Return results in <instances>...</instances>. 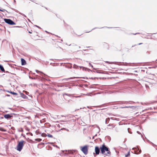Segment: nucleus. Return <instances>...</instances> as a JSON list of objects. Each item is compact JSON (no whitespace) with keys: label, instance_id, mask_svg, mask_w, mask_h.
<instances>
[{"label":"nucleus","instance_id":"obj_31","mask_svg":"<svg viewBox=\"0 0 157 157\" xmlns=\"http://www.w3.org/2000/svg\"><path fill=\"white\" fill-rule=\"evenodd\" d=\"M89 65H90V66H91L92 67H93V65H92L91 64V63H89Z\"/></svg>","mask_w":157,"mask_h":157},{"label":"nucleus","instance_id":"obj_38","mask_svg":"<svg viewBox=\"0 0 157 157\" xmlns=\"http://www.w3.org/2000/svg\"><path fill=\"white\" fill-rule=\"evenodd\" d=\"M140 34V33H135V34H133V35H136V34Z\"/></svg>","mask_w":157,"mask_h":157},{"label":"nucleus","instance_id":"obj_37","mask_svg":"<svg viewBox=\"0 0 157 157\" xmlns=\"http://www.w3.org/2000/svg\"><path fill=\"white\" fill-rule=\"evenodd\" d=\"M21 14H22V15H23L24 16V17H26L25 15V14H21Z\"/></svg>","mask_w":157,"mask_h":157},{"label":"nucleus","instance_id":"obj_32","mask_svg":"<svg viewBox=\"0 0 157 157\" xmlns=\"http://www.w3.org/2000/svg\"><path fill=\"white\" fill-rule=\"evenodd\" d=\"M35 26L39 29H41L40 27L39 26L37 25H35Z\"/></svg>","mask_w":157,"mask_h":157},{"label":"nucleus","instance_id":"obj_54","mask_svg":"<svg viewBox=\"0 0 157 157\" xmlns=\"http://www.w3.org/2000/svg\"><path fill=\"white\" fill-rule=\"evenodd\" d=\"M79 48H80V47H79Z\"/></svg>","mask_w":157,"mask_h":157},{"label":"nucleus","instance_id":"obj_13","mask_svg":"<svg viewBox=\"0 0 157 157\" xmlns=\"http://www.w3.org/2000/svg\"><path fill=\"white\" fill-rule=\"evenodd\" d=\"M0 69L2 71H5V70L3 66L1 64H0Z\"/></svg>","mask_w":157,"mask_h":157},{"label":"nucleus","instance_id":"obj_22","mask_svg":"<svg viewBox=\"0 0 157 157\" xmlns=\"http://www.w3.org/2000/svg\"><path fill=\"white\" fill-rule=\"evenodd\" d=\"M78 67V66H77L75 64H74L73 67L75 68L76 69V68H77Z\"/></svg>","mask_w":157,"mask_h":157},{"label":"nucleus","instance_id":"obj_42","mask_svg":"<svg viewBox=\"0 0 157 157\" xmlns=\"http://www.w3.org/2000/svg\"><path fill=\"white\" fill-rule=\"evenodd\" d=\"M6 96H7L9 97V96H10V95H9V94H7V95H6Z\"/></svg>","mask_w":157,"mask_h":157},{"label":"nucleus","instance_id":"obj_1","mask_svg":"<svg viewBox=\"0 0 157 157\" xmlns=\"http://www.w3.org/2000/svg\"><path fill=\"white\" fill-rule=\"evenodd\" d=\"M101 153L105 155L106 156H109L111 155V152L109 150V148L106 146L104 144H103L100 147Z\"/></svg>","mask_w":157,"mask_h":157},{"label":"nucleus","instance_id":"obj_45","mask_svg":"<svg viewBox=\"0 0 157 157\" xmlns=\"http://www.w3.org/2000/svg\"><path fill=\"white\" fill-rule=\"evenodd\" d=\"M98 129H99V132L100 131V129L99 128H98Z\"/></svg>","mask_w":157,"mask_h":157},{"label":"nucleus","instance_id":"obj_33","mask_svg":"<svg viewBox=\"0 0 157 157\" xmlns=\"http://www.w3.org/2000/svg\"><path fill=\"white\" fill-rule=\"evenodd\" d=\"M137 133L139 134H141V133H140L139 131H137Z\"/></svg>","mask_w":157,"mask_h":157},{"label":"nucleus","instance_id":"obj_11","mask_svg":"<svg viewBox=\"0 0 157 157\" xmlns=\"http://www.w3.org/2000/svg\"><path fill=\"white\" fill-rule=\"evenodd\" d=\"M21 96L24 99H26L28 98V97L23 93H21L20 94Z\"/></svg>","mask_w":157,"mask_h":157},{"label":"nucleus","instance_id":"obj_30","mask_svg":"<svg viewBox=\"0 0 157 157\" xmlns=\"http://www.w3.org/2000/svg\"><path fill=\"white\" fill-rule=\"evenodd\" d=\"M113 117H111V119L112 120H117V118H115L114 119H113Z\"/></svg>","mask_w":157,"mask_h":157},{"label":"nucleus","instance_id":"obj_2","mask_svg":"<svg viewBox=\"0 0 157 157\" xmlns=\"http://www.w3.org/2000/svg\"><path fill=\"white\" fill-rule=\"evenodd\" d=\"M24 140H21L18 142V144L17 146V150L18 151H20L22 149L24 146Z\"/></svg>","mask_w":157,"mask_h":157},{"label":"nucleus","instance_id":"obj_10","mask_svg":"<svg viewBox=\"0 0 157 157\" xmlns=\"http://www.w3.org/2000/svg\"><path fill=\"white\" fill-rule=\"evenodd\" d=\"M131 108L132 109H135L136 108V107L135 106H126L125 107H121V108H122V109L123 108Z\"/></svg>","mask_w":157,"mask_h":157},{"label":"nucleus","instance_id":"obj_20","mask_svg":"<svg viewBox=\"0 0 157 157\" xmlns=\"http://www.w3.org/2000/svg\"><path fill=\"white\" fill-rule=\"evenodd\" d=\"M129 155H130V153H129V152H128L127 154L125 155V157H128Z\"/></svg>","mask_w":157,"mask_h":157},{"label":"nucleus","instance_id":"obj_51","mask_svg":"<svg viewBox=\"0 0 157 157\" xmlns=\"http://www.w3.org/2000/svg\"><path fill=\"white\" fill-rule=\"evenodd\" d=\"M88 70H89V71H91V70H90L89 69H88Z\"/></svg>","mask_w":157,"mask_h":157},{"label":"nucleus","instance_id":"obj_8","mask_svg":"<svg viewBox=\"0 0 157 157\" xmlns=\"http://www.w3.org/2000/svg\"><path fill=\"white\" fill-rule=\"evenodd\" d=\"M21 64L22 65H24L26 64V61L23 58L21 59Z\"/></svg>","mask_w":157,"mask_h":157},{"label":"nucleus","instance_id":"obj_18","mask_svg":"<svg viewBox=\"0 0 157 157\" xmlns=\"http://www.w3.org/2000/svg\"><path fill=\"white\" fill-rule=\"evenodd\" d=\"M0 130L1 131L3 132H5L6 131L3 128H0Z\"/></svg>","mask_w":157,"mask_h":157},{"label":"nucleus","instance_id":"obj_41","mask_svg":"<svg viewBox=\"0 0 157 157\" xmlns=\"http://www.w3.org/2000/svg\"><path fill=\"white\" fill-rule=\"evenodd\" d=\"M131 101H128V104H131Z\"/></svg>","mask_w":157,"mask_h":157},{"label":"nucleus","instance_id":"obj_21","mask_svg":"<svg viewBox=\"0 0 157 157\" xmlns=\"http://www.w3.org/2000/svg\"><path fill=\"white\" fill-rule=\"evenodd\" d=\"M24 92L26 95H28L29 93L28 92L26 91H24Z\"/></svg>","mask_w":157,"mask_h":157},{"label":"nucleus","instance_id":"obj_43","mask_svg":"<svg viewBox=\"0 0 157 157\" xmlns=\"http://www.w3.org/2000/svg\"><path fill=\"white\" fill-rule=\"evenodd\" d=\"M29 33H32V32H31L30 31H29Z\"/></svg>","mask_w":157,"mask_h":157},{"label":"nucleus","instance_id":"obj_40","mask_svg":"<svg viewBox=\"0 0 157 157\" xmlns=\"http://www.w3.org/2000/svg\"><path fill=\"white\" fill-rule=\"evenodd\" d=\"M142 44V43H140L138 44V45H141Z\"/></svg>","mask_w":157,"mask_h":157},{"label":"nucleus","instance_id":"obj_53","mask_svg":"<svg viewBox=\"0 0 157 157\" xmlns=\"http://www.w3.org/2000/svg\"><path fill=\"white\" fill-rule=\"evenodd\" d=\"M14 2H15V0H14Z\"/></svg>","mask_w":157,"mask_h":157},{"label":"nucleus","instance_id":"obj_44","mask_svg":"<svg viewBox=\"0 0 157 157\" xmlns=\"http://www.w3.org/2000/svg\"><path fill=\"white\" fill-rule=\"evenodd\" d=\"M135 45H133V46H132V47H134L135 46Z\"/></svg>","mask_w":157,"mask_h":157},{"label":"nucleus","instance_id":"obj_39","mask_svg":"<svg viewBox=\"0 0 157 157\" xmlns=\"http://www.w3.org/2000/svg\"><path fill=\"white\" fill-rule=\"evenodd\" d=\"M55 146L57 148H59V147L58 146H57V145H55Z\"/></svg>","mask_w":157,"mask_h":157},{"label":"nucleus","instance_id":"obj_7","mask_svg":"<svg viewBox=\"0 0 157 157\" xmlns=\"http://www.w3.org/2000/svg\"><path fill=\"white\" fill-rule=\"evenodd\" d=\"M13 116L10 114H6L4 115V117L6 119H10Z\"/></svg>","mask_w":157,"mask_h":157},{"label":"nucleus","instance_id":"obj_55","mask_svg":"<svg viewBox=\"0 0 157 157\" xmlns=\"http://www.w3.org/2000/svg\"><path fill=\"white\" fill-rule=\"evenodd\" d=\"M141 136H142V137H143V136L142 135H141Z\"/></svg>","mask_w":157,"mask_h":157},{"label":"nucleus","instance_id":"obj_48","mask_svg":"<svg viewBox=\"0 0 157 157\" xmlns=\"http://www.w3.org/2000/svg\"><path fill=\"white\" fill-rule=\"evenodd\" d=\"M97 72L98 73H100V72H99L98 71H97Z\"/></svg>","mask_w":157,"mask_h":157},{"label":"nucleus","instance_id":"obj_4","mask_svg":"<svg viewBox=\"0 0 157 157\" xmlns=\"http://www.w3.org/2000/svg\"><path fill=\"white\" fill-rule=\"evenodd\" d=\"M81 151L85 155H87L88 153V146L85 145L82 147H81Z\"/></svg>","mask_w":157,"mask_h":157},{"label":"nucleus","instance_id":"obj_24","mask_svg":"<svg viewBox=\"0 0 157 157\" xmlns=\"http://www.w3.org/2000/svg\"><path fill=\"white\" fill-rule=\"evenodd\" d=\"M129 129H130V128H128V133H132V132L130 131L129 130Z\"/></svg>","mask_w":157,"mask_h":157},{"label":"nucleus","instance_id":"obj_34","mask_svg":"<svg viewBox=\"0 0 157 157\" xmlns=\"http://www.w3.org/2000/svg\"><path fill=\"white\" fill-rule=\"evenodd\" d=\"M105 62L107 63H112L111 62V63H110L109 62V61H106Z\"/></svg>","mask_w":157,"mask_h":157},{"label":"nucleus","instance_id":"obj_27","mask_svg":"<svg viewBox=\"0 0 157 157\" xmlns=\"http://www.w3.org/2000/svg\"><path fill=\"white\" fill-rule=\"evenodd\" d=\"M97 28H94L93 29H92L90 31H89V32H86V33H89V32H90L92 30H94V29H97Z\"/></svg>","mask_w":157,"mask_h":157},{"label":"nucleus","instance_id":"obj_17","mask_svg":"<svg viewBox=\"0 0 157 157\" xmlns=\"http://www.w3.org/2000/svg\"><path fill=\"white\" fill-rule=\"evenodd\" d=\"M35 140L38 141V142H40L42 140V139L40 138H37L35 139Z\"/></svg>","mask_w":157,"mask_h":157},{"label":"nucleus","instance_id":"obj_6","mask_svg":"<svg viewBox=\"0 0 157 157\" xmlns=\"http://www.w3.org/2000/svg\"><path fill=\"white\" fill-rule=\"evenodd\" d=\"M137 148L134 147L132 148V149L134 150V152L135 154H140L141 153V150H139L138 147H137Z\"/></svg>","mask_w":157,"mask_h":157},{"label":"nucleus","instance_id":"obj_49","mask_svg":"<svg viewBox=\"0 0 157 157\" xmlns=\"http://www.w3.org/2000/svg\"><path fill=\"white\" fill-rule=\"evenodd\" d=\"M80 97V96H77V97H76V98H77V97Z\"/></svg>","mask_w":157,"mask_h":157},{"label":"nucleus","instance_id":"obj_14","mask_svg":"<svg viewBox=\"0 0 157 157\" xmlns=\"http://www.w3.org/2000/svg\"><path fill=\"white\" fill-rule=\"evenodd\" d=\"M108 126H109L110 127L109 128V129H112L113 128H114V127H115V126H113V125H112V124L110 125V124H109V125H108Z\"/></svg>","mask_w":157,"mask_h":157},{"label":"nucleus","instance_id":"obj_12","mask_svg":"<svg viewBox=\"0 0 157 157\" xmlns=\"http://www.w3.org/2000/svg\"><path fill=\"white\" fill-rule=\"evenodd\" d=\"M6 91L8 93H10L14 95H17L18 94L17 93L14 92H12L11 91H8V90H7Z\"/></svg>","mask_w":157,"mask_h":157},{"label":"nucleus","instance_id":"obj_3","mask_svg":"<svg viewBox=\"0 0 157 157\" xmlns=\"http://www.w3.org/2000/svg\"><path fill=\"white\" fill-rule=\"evenodd\" d=\"M5 22L10 25H13L16 24V23L11 20L10 19H4Z\"/></svg>","mask_w":157,"mask_h":157},{"label":"nucleus","instance_id":"obj_5","mask_svg":"<svg viewBox=\"0 0 157 157\" xmlns=\"http://www.w3.org/2000/svg\"><path fill=\"white\" fill-rule=\"evenodd\" d=\"M100 149L98 146H96L95 147V153H94V156L95 155H98L99 154L100 152Z\"/></svg>","mask_w":157,"mask_h":157},{"label":"nucleus","instance_id":"obj_16","mask_svg":"<svg viewBox=\"0 0 157 157\" xmlns=\"http://www.w3.org/2000/svg\"><path fill=\"white\" fill-rule=\"evenodd\" d=\"M109 120H110L109 118H107L105 120V124H107V121H108V122H109Z\"/></svg>","mask_w":157,"mask_h":157},{"label":"nucleus","instance_id":"obj_47","mask_svg":"<svg viewBox=\"0 0 157 157\" xmlns=\"http://www.w3.org/2000/svg\"><path fill=\"white\" fill-rule=\"evenodd\" d=\"M1 90H2L1 89H0V92L1 91Z\"/></svg>","mask_w":157,"mask_h":157},{"label":"nucleus","instance_id":"obj_19","mask_svg":"<svg viewBox=\"0 0 157 157\" xmlns=\"http://www.w3.org/2000/svg\"><path fill=\"white\" fill-rule=\"evenodd\" d=\"M75 78H77V77H73L70 78H66V79L67 80H68L69 79H73Z\"/></svg>","mask_w":157,"mask_h":157},{"label":"nucleus","instance_id":"obj_36","mask_svg":"<svg viewBox=\"0 0 157 157\" xmlns=\"http://www.w3.org/2000/svg\"><path fill=\"white\" fill-rule=\"evenodd\" d=\"M97 134H96V135H95V136H93V139H94V137L95 136H97Z\"/></svg>","mask_w":157,"mask_h":157},{"label":"nucleus","instance_id":"obj_50","mask_svg":"<svg viewBox=\"0 0 157 157\" xmlns=\"http://www.w3.org/2000/svg\"><path fill=\"white\" fill-rule=\"evenodd\" d=\"M45 32H46V33H48V32L47 31H46Z\"/></svg>","mask_w":157,"mask_h":157},{"label":"nucleus","instance_id":"obj_23","mask_svg":"<svg viewBox=\"0 0 157 157\" xmlns=\"http://www.w3.org/2000/svg\"><path fill=\"white\" fill-rule=\"evenodd\" d=\"M64 95H67V96H71V95L70 94H66V93H65V94H64Z\"/></svg>","mask_w":157,"mask_h":157},{"label":"nucleus","instance_id":"obj_35","mask_svg":"<svg viewBox=\"0 0 157 157\" xmlns=\"http://www.w3.org/2000/svg\"><path fill=\"white\" fill-rule=\"evenodd\" d=\"M123 63V64H124V65L126 66V65H127V64H128L127 63H125V64H124V63Z\"/></svg>","mask_w":157,"mask_h":157},{"label":"nucleus","instance_id":"obj_26","mask_svg":"<svg viewBox=\"0 0 157 157\" xmlns=\"http://www.w3.org/2000/svg\"><path fill=\"white\" fill-rule=\"evenodd\" d=\"M112 28V27H104L101 28H100L101 29V28Z\"/></svg>","mask_w":157,"mask_h":157},{"label":"nucleus","instance_id":"obj_9","mask_svg":"<svg viewBox=\"0 0 157 157\" xmlns=\"http://www.w3.org/2000/svg\"><path fill=\"white\" fill-rule=\"evenodd\" d=\"M36 72H37V73H40V75H41L42 76V78H43L44 76L45 75L44 74L43 72H42L40 71H38V70H36Z\"/></svg>","mask_w":157,"mask_h":157},{"label":"nucleus","instance_id":"obj_15","mask_svg":"<svg viewBox=\"0 0 157 157\" xmlns=\"http://www.w3.org/2000/svg\"><path fill=\"white\" fill-rule=\"evenodd\" d=\"M44 134L45 135H46V136H47V135H46V134L44 133ZM47 136L49 137L52 138L53 137L52 136V135H51L49 134H48Z\"/></svg>","mask_w":157,"mask_h":157},{"label":"nucleus","instance_id":"obj_28","mask_svg":"<svg viewBox=\"0 0 157 157\" xmlns=\"http://www.w3.org/2000/svg\"><path fill=\"white\" fill-rule=\"evenodd\" d=\"M5 9H3V10H1V9H0V11H2V12H4V11H5Z\"/></svg>","mask_w":157,"mask_h":157},{"label":"nucleus","instance_id":"obj_52","mask_svg":"<svg viewBox=\"0 0 157 157\" xmlns=\"http://www.w3.org/2000/svg\"><path fill=\"white\" fill-rule=\"evenodd\" d=\"M87 107L88 108H89V107H88V106H87Z\"/></svg>","mask_w":157,"mask_h":157},{"label":"nucleus","instance_id":"obj_29","mask_svg":"<svg viewBox=\"0 0 157 157\" xmlns=\"http://www.w3.org/2000/svg\"><path fill=\"white\" fill-rule=\"evenodd\" d=\"M128 101H125L124 102H122V103H124V104H128Z\"/></svg>","mask_w":157,"mask_h":157},{"label":"nucleus","instance_id":"obj_46","mask_svg":"<svg viewBox=\"0 0 157 157\" xmlns=\"http://www.w3.org/2000/svg\"><path fill=\"white\" fill-rule=\"evenodd\" d=\"M63 86H60L61 87H63Z\"/></svg>","mask_w":157,"mask_h":157},{"label":"nucleus","instance_id":"obj_25","mask_svg":"<svg viewBox=\"0 0 157 157\" xmlns=\"http://www.w3.org/2000/svg\"><path fill=\"white\" fill-rule=\"evenodd\" d=\"M80 69H82L83 70H84V67H82V66H81V67H80Z\"/></svg>","mask_w":157,"mask_h":157},{"label":"nucleus","instance_id":"obj_56","mask_svg":"<svg viewBox=\"0 0 157 157\" xmlns=\"http://www.w3.org/2000/svg\"><path fill=\"white\" fill-rule=\"evenodd\" d=\"M157 61V59L156 60V61Z\"/></svg>","mask_w":157,"mask_h":157}]
</instances>
